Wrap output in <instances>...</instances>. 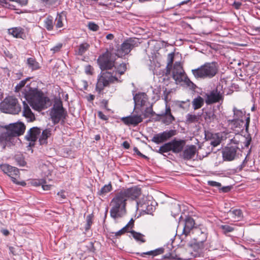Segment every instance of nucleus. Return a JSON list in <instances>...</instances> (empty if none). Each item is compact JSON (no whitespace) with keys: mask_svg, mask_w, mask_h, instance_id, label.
<instances>
[{"mask_svg":"<svg viewBox=\"0 0 260 260\" xmlns=\"http://www.w3.org/2000/svg\"><path fill=\"white\" fill-rule=\"evenodd\" d=\"M42 188L45 190H48L50 189V185H42Z\"/></svg>","mask_w":260,"mask_h":260,"instance_id":"774afa93","label":"nucleus"},{"mask_svg":"<svg viewBox=\"0 0 260 260\" xmlns=\"http://www.w3.org/2000/svg\"><path fill=\"white\" fill-rule=\"evenodd\" d=\"M171 213L174 217L181 211L180 206L179 204H174L171 206Z\"/></svg>","mask_w":260,"mask_h":260,"instance_id":"a18cd8bd","label":"nucleus"},{"mask_svg":"<svg viewBox=\"0 0 260 260\" xmlns=\"http://www.w3.org/2000/svg\"><path fill=\"white\" fill-rule=\"evenodd\" d=\"M93 218V215L92 214H89L87 216L86 218V223L85 225V232H87L90 229L92 224Z\"/></svg>","mask_w":260,"mask_h":260,"instance_id":"ea45409f","label":"nucleus"},{"mask_svg":"<svg viewBox=\"0 0 260 260\" xmlns=\"http://www.w3.org/2000/svg\"><path fill=\"white\" fill-rule=\"evenodd\" d=\"M112 189V187L111 183H109L108 184L105 185L100 190L99 192V194L100 196L105 195L107 193L110 192Z\"/></svg>","mask_w":260,"mask_h":260,"instance_id":"79ce46f5","label":"nucleus"},{"mask_svg":"<svg viewBox=\"0 0 260 260\" xmlns=\"http://www.w3.org/2000/svg\"><path fill=\"white\" fill-rule=\"evenodd\" d=\"M222 99V96L220 92L218 91L217 89H216L213 90L209 94H207L206 103L207 104H211L218 102Z\"/></svg>","mask_w":260,"mask_h":260,"instance_id":"a211bd4d","label":"nucleus"},{"mask_svg":"<svg viewBox=\"0 0 260 260\" xmlns=\"http://www.w3.org/2000/svg\"><path fill=\"white\" fill-rule=\"evenodd\" d=\"M98 116L100 118L104 120H107L108 119L107 116L105 115L102 111L98 112Z\"/></svg>","mask_w":260,"mask_h":260,"instance_id":"e2e57ef3","label":"nucleus"},{"mask_svg":"<svg viewBox=\"0 0 260 260\" xmlns=\"http://www.w3.org/2000/svg\"><path fill=\"white\" fill-rule=\"evenodd\" d=\"M204 118L207 122H211L216 118V115L212 110H208L205 111L204 113Z\"/></svg>","mask_w":260,"mask_h":260,"instance_id":"f704fd0d","label":"nucleus"},{"mask_svg":"<svg viewBox=\"0 0 260 260\" xmlns=\"http://www.w3.org/2000/svg\"><path fill=\"white\" fill-rule=\"evenodd\" d=\"M122 146L125 149H128L130 147L129 144L127 141H124L122 144Z\"/></svg>","mask_w":260,"mask_h":260,"instance_id":"69168bd1","label":"nucleus"},{"mask_svg":"<svg viewBox=\"0 0 260 260\" xmlns=\"http://www.w3.org/2000/svg\"><path fill=\"white\" fill-rule=\"evenodd\" d=\"M185 145V140L174 139L171 141L166 143L161 146L158 150H156V152L164 155H165L164 154V153L171 151L174 153H179L182 151Z\"/></svg>","mask_w":260,"mask_h":260,"instance_id":"6e6552de","label":"nucleus"},{"mask_svg":"<svg viewBox=\"0 0 260 260\" xmlns=\"http://www.w3.org/2000/svg\"><path fill=\"white\" fill-rule=\"evenodd\" d=\"M233 112L234 113V118L231 120V122L235 125L236 122H242L243 123V120L241 119L244 115L245 113L242 110L238 109L237 108L234 107L233 109Z\"/></svg>","mask_w":260,"mask_h":260,"instance_id":"a878e982","label":"nucleus"},{"mask_svg":"<svg viewBox=\"0 0 260 260\" xmlns=\"http://www.w3.org/2000/svg\"><path fill=\"white\" fill-rule=\"evenodd\" d=\"M66 19V14L62 12L60 14H58L55 20V25L57 28H61L63 26V21Z\"/></svg>","mask_w":260,"mask_h":260,"instance_id":"7c9ffc66","label":"nucleus"},{"mask_svg":"<svg viewBox=\"0 0 260 260\" xmlns=\"http://www.w3.org/2000/svg\"><path fill=\"white\" fill-rule=\"evenodd\" d=\"M89 47L90 45L87 43H83L81 44L79 46L78 50L77 51V54L79 55H82L85 53L86 51L88 50Z\"/></svg>","mask_w":260,"mask_h":260,"instance_id":"c9c22d12","label":"nucleus"},{"mask_svg":"<svg viewBox=\"0 0 260 260\" xmlns=\"http://www.w3.org/2000/svg\"><path fill=\"white\" fill-rule=\"evenodd\" d=\"M127 199L122 192L115 193L110 202L111 208L110 211V216L116 219L122 217L126 213V205Z\"/></svg>","mask_w":260,"mask_h":260,"instance_id":"7ed1b4c3","label":"nucleus"},{"mask_svg":"<svg viewBox=\"0 0 260 260\" xmlns=\"http://www.w3.org/2000/svg\"><path fill=\"white\" fill-rule=\"evenodd\" d=\"M208 184L211 186L219 187L221 186V184L219 182H217L214 181H208Z\"/></svg>","mask_w":260,"mask_h":260,"instance_id":"13d9d810","label":"nucleus"},{"mask_svg":"<svg viewBox=\"0 0 260 260\" xmlns=\"http://www.w3.org/2000/svg\"><path fill=\"white\" fill-rule=\"evenodd\" d=\"M205 138L207 140L210 139V144L214 147H216L221 143V139L219 134H212L209 132H205Z\"/></svg>","mask_w":260,"mask_h":260,"instance_id":"5701e85b","label":"nucleus"},{"mask_svg":"<svg viewBox=\"0 0 260 260\" xmlns=\"http://www.w3.org/2000/svg\"><path fill=\"white\" fill-rule=\"evenodd\" d=\"M2 171L7 174L12 179V181L15 184H19L17 179L19 177V171L16 167H12L8 164H3L0 166Z\"/></svg>","mask_w":260,"mask_h":260,"instance_id":"f8f14e48","label":"nucleus"},{"mask_svg":"<svg viewBox=\"0 0 260 260\" xmlns=\"http://www.w3.org/2000/svg\"><path fill=\"white\" fill-rule=\"evenodd\" d=\"M14 2L18 3L21 6L26 5L27 3V0H15Z\"/></svg>","mask_w":260,"mask_h":260,"instance_id":"0e129e2a","label":"nucleus"},{"mask_svg":"<svg viewBox=\"0 0 260 260\" xmlns=\"http://www.w3.org/2000/svg\"><path fill=\"white\" fill-rule=\"evenodd\" d=\"M28 80L26 78L24 80H21L18 84H17L15 87V91L18 92L22 87H24L26 81Z\"/></svg>","mask_w":260,"mask_h":260,"instance_id":"8fccbe9b","label":"nucleus"},{"mask_svg":"<svg viewBox=\"0 0 260 260\" xmlns=\"http://www.w3.org/2000/svg\"><path fill=\"white\" fill-rule=\"evenodd\" d=\"M174 53H169L167 57V65L166 67V75L170 74L172 65L174 61Z\"/></svg>","mask_w":260,"mask_h":260,"instance_id":"2f4dec72","label":"nucleus"},{"mask_svg":"<svg viewBox=\"0 0 260 260\" xmlns=\"http://www.w3.org/2000/svg\"><path fill=\"white\" fill-rule=\"evenodd\" d=\"M143 118L141 115H134L127 117H123L121 118V121L126 125H137L141 122Z\"/></svg>","mask_w":260,"mask_h":260,"instance_id":"aec40b11","label":"nucleus"},{"mask_svg":"<svg viewBox=\"0 0 260 260\" xmlns=\"http://www.w3.org/2000/svg\"><path fill=\"white\" fill-rule=\"evenodd\" d=\"M62 44L61 43H58L56 46L51 48L50 50L53 53H55L58 52L62 48Z\"/></svg>","mask_w":260,"mask_h":260,"instance_id":"5fc2aeb1","label":"nucleus"},{"mask_svg":"<svg viewBox=\"0 0 260 260\" xmlns=\"http://www.w3.org/2000/svg\"><path fill=\"white\" fill-rule=\"evenodd\" d=\"M192 74L197 79L211 78L218 72V66L215 62L206 63L201 67L192 70Z\"/></svg>","mask_w":260,"mask_h":260,"instance_id":"39448f33","label":"nucleus"},{"mask_svg":"<svg viewBox=\"0 0 260 260\" xmlns=\"http://www.w3.org/2000/svg\"><path fill=\"white\" fill-rule=\"evenodd\" d=\"M25 100L30 105L36 110H42L47 107L46 103L49 101L43 93L36 88H32L26 86L22 92Z\"/></svg>","mask_w":260,"mask_h":260,"instance_id":"f03ea898","label":"nucleus"},{"mask_svg":"<svg viewBox=\"0 0 260 260\" xmlns=\"http://www.w3.org/2000/svg\"><path fill=\"white\" fill-rule=\"evenodd\" d=\"M51 111H66L63 107L62 103L60 100L57 101L55 102L53 108Z\"/></svg>","mask_w":260,"mask_h":260,"instance_id":"37998d69","label":"nucleus"},{"mask_svg":"<svg viewBox=\"0 0 260 260\" xmlns=\"http://www.w3.org/2000/svg\"><path fill=\"white\" fill-rule=\"evenodd\" d=\"M67 116L66 111H50V116L53 123L56 124L60 120L64 121Z\"/></svg>","mask_w":260,"mask_h":260,"instance_id":"6ab92c4d","label":"nucleus"},{"mask_svg":"<svg viewBox=\"0 0 260 260\" xmlns=\"http://www.w3.org/2000/svg\"><path fill=\"white\" fill-rule=\"evenodd\" d=\"M197 148L194 145L187 146L182 153V157L185 160L192 159L196 153Z\"/></svg>","mask_w":260,"mask_h":260,"instance_id":"4be33fe9","label":"nucleus"},{"mask_svg":"<svg viewBox=\"0 0 260 260\" xmlns=\"http://www.w3.org/2000/svg\"><path fill=\"white\" fill-rule=\"evenodd\" d=\"M137 205L139 208H141L143 212L147 214H151L155 209V206L153 204V202L151 201H147L143 199L141 201L137 202Z\"/></svg>","mask_w":260,"mask_h":260,"instance_id":"f3484780","label":"nucleus"},{"mask_svg":"<svg viewBox=\"0 0 260 260\" xmlns=\"http://www.w3.org/2000/svg\"><path fill=\"white\" fill-rule=\"evenodd\" d=\"M57 196L59 198V201H62L63 200L65 199L66 198V196L64 194V191H61L60 192H58L57 193Z\"/></svg>","mask_w":260,"mask_h":260,"instance_id":"bf43d9fd","label":"nucleus"},{"mask_svg":"<svg viewBox=\"0 0 260 260\" xmlns=\"http://www.w3.org/2000/svg\"><path fill=\"white\" fill-rule=\"evenodd\" d=\"M172 77L177 83H180L182 82L187 83L189 81V79L185 74L180 62L179 61L175 62L174 64Z\"/></svg>","mask_w":260,"mask_h":260,"instance_id":"1a4fd4ad","label":"nucleus"},{"mask_svg":"<svg viewBox=\"0 0 260 260\" xmlns=\"http://www.w3.org/2000/svg\"><path fill=\"white\" fill-rule=\"evenodd\" d=\"M134 225V220L132 218L127 223V224L124 226L126 227V229L128 230L129 229H132Z\"/></svg>","mask_w":260,"mask_h":260,"instance_id":"052dcab7","label":"nucleus"},{"mask_svg":"<svg viewBox=\"0 0 260 260\" xmlns=\"http://www.w3.org/2000/svg\"><path fill=\"white\" fill-rule=\"evenodd\" d=\"M220 229L222 230L224 234L232 232L234 230V228L229 225H221L220 226Z\"/></svg>","mask_w":260,"mask_h":260,"instance_id":"3c124183","label":"nucleus"},{"mask_svg":"<svg viewBox=\"0 0 260 260\" xmlns=\"http://www.w3.org/2000/svg\"><path fill=\"white\" fill-rule=\"evenodd\" d=\"M195 237L193 240V244L198 246L199 248L202 247L203 243L207 238V233L206 230L203 231L201 229H196L194 231Z\"/></svg>","mask_w":260,"mask_h":260,"instance_id":"ddd939ff","label":"nucleus"},{"mask_svg":"<svg viewBox=\"0 0 260 260\" xmlns=\"http://www.w3.org/2000/svg\"><path fill=\"white\" fill-rule=\"evenodd\" d=\"M143 115L145 118H147L154 115L155 112L153 111L152 107H150L145 110Z\"/></svg>","mask_w":260,"mask_h":260,"instance_id":"de8ad7c7","label":"nucleus"},{"mask_svg":"<svg viewBox=\"0 0 260 260\" xmlns=\"http://www.w3.org/2000/svg\"><path fill=\"white\" fill-rule=\"evenodd\" d=\"M23 115L28 119V121H32L35 119V116L31 112L30 108L25 103V101H23Z\"/></svg>","mask_w":260,"mask_h":260,"instance_id":"cd10ccee","label":"nucleus"},{"mask_svg":"<svg viewBox=\"0 0 260 260\" xmlns=\"http://www.w3.org/2000/svg\"><path fill=\"white\" fill-rule=\"evenodd\" d=\"M41 134V129L37 127H33L27 132L25 135V139L30 141L29 146H32L35 145V142L37 141L38 136Z\"/></svg>","mask_w":260,"mask_h":260,"instance_id":"dca6fc26","label":"nucleus"},{"mask_svg":"<svg viewBox=\"0 0 260 260\" xmlns=\"http://www.w3.org/2000/svg\"><path fill=\"white\" fill-rule=\"evenodd\" d=\"M240 137H242L239 135H237L236 137H235L233 139H231V142L236 144H238L240 142Z\"/></svg>","mask_w":260,"mask_h":260,"instance_id":"680f3d73","label":"nucleus"},{"mask_svg":"<svg viewBox=\"0 0 260 260\" xmlns=\"http://www.w3.org/2000/svg\"><path fill=\"white\" fill-rule=\"evenodd\" d=\"M117 55L115 53L107 50L100 55L97 61L100 68L102 71H111L114 67L116 60Z\"/></svg>","mask_w":260,"mask_h":260,"instance_id":"423d86ee","label":"nucleus"},{"mask_svg":"<svg viewBox=\"0 0 260 260\" xmlns=\"http://www.w3.org/2000/svg\"><path fill=\"white\" fill-rule=\"evenodd\" d=\"M106 38L108 40H112L114 39V35L112 34H109L106 36Z\"/></svg>","mask_w":260,"mask_h":260,"instance_id":"338daca9","label":"nucleus"},{"mask_svg":"<svg viewBox=\"0 0 260 260\" xmlns=\"http://www.w3.org/2000/svg\"><path fill=\"white\" fill-rule=\"evenodd\" d=\"M114 70L111 71H105L101 73L99 77L96 85V90L100 93L105 87L109 86L110 84L115 82L121 83L122 80L120 79V76L126 71V64L122 62L117 66L115 64Z\"/></svg>","mask_w":260,"mask_h":260,"instance_id":"f257e3e1","label":"nucleus"},{"mask_svg":"<svg viewBox=\"0 0 260 260\" xmlns=\"http://www.w3.org/2000/svg\"><path fill=\"white\" fill-rule=\"evenodd\" d=\"M239 148L237 146L225 147L222 151V157L225 161H232L237 156V150Z\"/></svg>","mask_w":260,"mask_h":260,"instance_id":"4468645a","label":"nucleus"},{"mask_svg":"<svg viewBox=\"0 0 260 260\" xmlns=\"http://www.w3.org/2000/svg\"><path fill=\"white\" fill-rule=\"evenodd\" d=\"M184 254H174L173 253L166 254L164 257L166 258L176 259L179 260H188L191 258V256L189 255L190 253L186 250H183Z\"/></svg>","mask_w":260,"mask_h":260,"instance_id":"b1692460","label":"nucleus"},{"mask_svg":"<svg viewBox=\"0 0 260 260\" xmlns=\"http://www.w3.org/2000/svg\"><path fill=\"white\" fill-rule=\"evenodd\" d=\"M146 94L144 93H139L134 96V100L136 104L144 105L146 102Z\"/></svg>","mask_w":260,"mask_h":260,"instance_id":"c756f323","label":"nucleus"},{"mask_svg":"<svg viewBox=\"0 0 260 260\" xmlns=\"http://www.w3.org/2000/svg\"><path fill=\"white\" fill-rule=\"evenodd\" d=\"M124 195L125 196L127 200L132 199L133 200L136 199L141 194V189L137 186H134L126 189L121 190Z\"/></svg>","mask_w":260,"mask_h":260,"instance_id":"2eb2a0df","label":"nucleus"},{"mask_svg":"<svg viewBox=\"0 0 260 260\" xmlns=\"http://www.w3.org/2000/svg\"><path fill=\"white\" fill-rule=\"evenodd\" d=\"M201 116V114L198 115L187 114L186 116V122L187 123H195L199 121Z\"/></svg>","mask_w":260,"mask_h":260,"instance_id":"72a5a7b5","label":"nucleus"},{"mask_svg":"<svg viewBox=\"0 0 260 260\" xmlns=\"http://www.w3.org/2000/svg\"><path fill=\"white\" fill-rule=\"evenodd\" d=\"M250 123V117H248L246 119V122H245L243 120V123L242 122H236V124L235 125H236L237 127H239L240 128L244 127H245V131L246 132H248L249 125Z\"/></svg>","mask_w":260,"mask_h":260,"instance_id":"c03bdc74","label":"nucleus"},{"mask_svg":"<svg viewBox=\"0 0 260 260\" xmlns=\"http://www.w3.org/2000/svg\"><path fill=\"white\" fill-rule=\"evenodd\" d=\"M177 134L176 131L170 129L155 134L151 139V141L156 144H159L167 141L172 137Z\"/></svg>","mask_w":260,"mask_h":260,"instance_id":"9b49d317","label":"nucleus"},{"mask_svg":"<svg viewBox=\"0 0 260 260\" xmlns=\"http://www.w3.org/2000/svg\"><path fill=\"white\" fill-rule=\"evenodd\" d=\"M0 110L6 113L17 114L21 111V106L16 98L9 96L1 102Z\"/></svg>","mask_w":260,"mask_h":260,"instance_id":"0eeeda50","label":"nucleus"},{"mask_svg":"<svg viewBox=\"0 0 260 260\" xmlns=\"http://www.w3.org/2000/svg\"><path fill=\"white\" fill-rule=\"evenodd\" d=\"M128 232V230L126 229V227L124 226L123 228H122L121 230L118 231L117 232L114 233L115 234V236L116 237H119L121 235L124 234L125 233Z\"/></svg>","mask_w":260,"mask_h":260,"instance_id":"6e6d98bb","label":"nucleus"},{"mask_svg":"<svg viewBox=\"0 0 260 260\" xmlns=\"http://www.w3.org/2000/svg\"><path fill=\"white\" fill-rule=\"evenodd\" d=\"M136 45H137V41L134 39L130 38L125 40L121 45L120 48L117 50V53H115L117 57H121L128 54Z\"/></svg>","mask_w":260,"mask_h":260,"instance_id":"9d476101","label":"nucleus"},{"mask_svg":"<svg viewBox=\"0 0 260 260\" xmlns=\"http://www.w3.org/2000/svg\"><path fill=\"white\" fill-rule=\"evenodd\" d=\"M27 63L29 68L32 70H36L39 68V63L33 58H28L27 59Z\"/></svg>","mask_w":260,"mask_h":260,"instance_id":"e433bc0d","label":"nucleus"},{"mask_svg":"<svg viewBox=\"0 0 260 260\" xmlns=\"http://www.w3.org/2000/svg\"><path fill=\"white\" fill-rule=\"evenodd\" d=\"M158 115L161 117L165 118L164 122L167 125L172 123L175 120L174 117L171 114V108L170 106H168V105L166 106L165 112L162 113Z\"/></svg>","mask_w":260,"mask_h":260,"instance_id":"393cba45","label":"nucleus"},{"mask_svg":"<svg viewBox=\"0 0 260 260\" xmlns=\"http://www.w3.org/2000/svg\"><path fill=\"white\" fill-rule=\"evenodd\" d=\"M88 28L92 31H97L99 29V26L94 22H90L88 24Z\"/></svg>","mask_w":260,"mask_h":260,"instance_id":"864d4df0","label":"nucleus"},{"mask_svg":"<svg viewBox=\"0 0 260 260\" xmlns=\"http://www.w3.org/2000/svg\"><path fill=\"white\" fill-rule=\"evenodd\" d=\"M44 26L48 30H51L53 28V20L51 17H47L45 20Z\"/></svg>","mask_w":260,"mask_h":260,"instance_id":"a19ab883","label":"nucleus"},{"mask_svg":"<svg viewBox=\"0 0 260 260\" xmlns=\"http://www.w3.org/2000/svg\"><path fill=\"white\" fill-rule=\"evenodd\" d=\"M204 103V100L203 98L200 96H198L194 98L192 102L193 108L194 110H197L201 108Z\"/></svg>","mask_w":260,"mask_h":260,"instance_id":"473e14b6","label":"nucleus"},{"mask_svg":"<svg viewBox=\"0 0 260 260\" xmlns=\"http://www.w3.org/2000/svg\"><path fill=\"white\" fill-rule=\"evenodd\" d=\"M229 213L233 218L237 220H239L242 217V212L240 209L230 210Z\"/></svg>","mask_w":260,"mask_h":260,"instance_id":"58836bf2","label":"nucleus"},{"mask_svg":"<svg viewBox=\"0 0 260 260\" xmlns=\"http://www.w3.org/2000/svg\"><path fill=\"white\" fill-rule=\"evenodd\" d=\"M164 252V250L162 248L156 249L154 250L149 251L143 253L142 254H147L149 255L156 256L158 254H161Z\"/></svg>","mask_w":260,"mask_h":260,"instance_id":"49530a36","label":"nucleus"},{"mask_svg":"<svg viewBox=\"0 0 260 260\" xmlns=\"http://www.w3.org/2000/svg\"><path fill=\"white\" fill-rule=\"evenodd\" d=\"M190 106V101L189 100L186 101H181L179 103L178 106L183 110H187Z\"/></svg>","mask_w":260,"mask_h":260,"instance_id":"09e8293b","label":"nucleus"},{"mask_svg":"<svg viewBox=\"0 0 260 260\" xmlns=\"http://www.w3.org/2000/svg\"><path fill=\"white\" fill-rule=\"evenodd\" d=\"M93 68L90 65H87L85 67V72L87 75L92 74Z\"/></svg>","mask_w":260,"mask_h":260,"instance_id":"4d7b16f0","label":"nucleus"},{"mask_svg":"<svg viewBox=\"0 0 260 260\" xmlns=\"http://www.w3.org/2000/svg\"><path fill=\"white\" fill-rule=\"evenodd\" d=\"M15 160L20 166L23 167L26 165V162L21 156H16Z\"/></svg>","mask_w":260,"mask_h":260,"instance_id":"603ef678","label":"nucleus"},{"mask_svg":"<svg viewBox=\"0 0 260 260\" xmlns=\"http://www.w3.org/2000/svg\"><path fill=\"white\" fill-rule=\"evenodd\" d=\"M132 234L133 238L137 241H140L142 243L145 242V240L144 239V235L140 233L135 232V231H131L129 232Z\"/></svg>","mask_w":260,"mask_h":260,"instance_id":"4c0bfd02","label":"nucleus"},{"mask_svg":"<svg viewBox=\"0 0 260 260\" xmlns=\"http://www.w3.org/2000/svg\"><path fill=\"white\" fill-rule=\"evenodd\" d=\"M51 135V131L49 129H45L43 131L39 139L40 144L41 145H46L48 143L47 139L50 137Z\"/></svg>","mask_w":260,"mask_h":260,"instance_id":"c85d7f7f","label":"nucleus"},{"mask_svg":"<svg viewBox=\"0 0 260 260\" xmlns=\"http://www.w3.org/2000/svg\"><path fill=\"white\" fill-rule=\"evenodd\" d=\"M194 224V221L192 217L190 216L186 217L184 220L182 236L187 237L190 233V231L193 228Z\"/></svg>","mask_w":260,"mask_h":260,"instance_id":"412c9836","label":"nucleus"},{"mask_svg":"<svg viewBox=\"0 0 260 260\" xmlns=\"http://www.w3.org/2000/svg\"><path fill=\"white\" fill-rule=\"evenodd\" d=\"M9 34L16 38L23 39L25 37L24 29L20 27H14L8 29Z\"/></svg>","mask_w":260,"mask_h":260,"instance_id":"bb28decb","label":"nucleus"},{"mask_svg":"<svg viewBox=\"0 0 260 260\" xmlns=\"http://www.w3.org/2000/svg\"><path fill=\"white\" fill-rule=\"evenodd\" d=\"M25 126L21 122L10 124L7 127V132L2 134V141H5L6 144L3 146H10L14 142L15 138L22 135L25 131Z\"/></svg>","mask_w":260,"mask_h":260,"instance_id":"20e7f679","label":"nucleus"}]
</instances>
